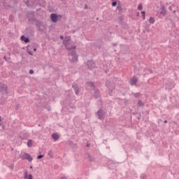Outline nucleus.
<instances>
[{
    "mask_svg": "<svg viewBox=\"0 0 179 179\" xmlns=\"http://www.w3.org/2000/svg\"><path fill=\"white\" fill-rule=\"evenodd\" d=\"M165 124H167V120H164V122Z\"/></svg>",
    "mask_w": 179,
    "mask_h": 179,
    "instance_id": "obj_38",
    "label": "nucleus"
},
{
    "mask_svg": "<svg viewBox=\"0 0 179 179\" xmlns=\"http://www.w3.org/2000/svg\"><path fill=\"white\" fill-rule=\"evenodd\" d=\"M21 40L22 41H24V43H29L30 41V39H29V38H27L23 35L21 36Z\"/></svg>",
    "mask_w": 179,
    "mask_h": 179,
    "instance_id": "obj_13",
    "label": "nucleus"
},
{
    "mask_svg": "<svg viewBox=\"0 0 179 179\" xmlns=\"http://www.w3.org/2000/svg\"><path fill=\"white\" fill-rule=\"evenodd\" d=\"M48 156H50V157H52V151L51 150L49 151Z\"/></svg>",
    "mask_w": 179,
    "mask_h": 179,
    "instance_id": "obj_24",
    "label": "nucleus"
},
{
    "mask_svg": "<svg viewBox=\"0 0 179 179\" xmlns=\"http://www.w3.org/2000/svg\"><path fill=\"white\" fill-rule=\"evenodd\" d=\"M30 75H33L34 73V71L33 69L29 70Z\"/></svg>",
    "mask_w": 179,
    "mask_h": 179,
    "instance_id": "obj_28",
    "label": "nucleus"
},
{
    "mask_svg": "<svg viewBox=\"0 0 179 179\" xmlns=\"http://www.w3.org/2000/svg\"><path fill=\"white\" fill-rule=\"evenodd\" d=\"M52 138L53 141H57V139H59V136L57 133H54L52 134Z\"/></svg>",
    "mask_w": 179,
    "mask_h": 179,
    "instance_id": "obj_12",
    "label": "nucleus"
},
{
    "mask_svg": "<svg viewBox=\"0 0 179 179\" xmlns=\"http://www.w3.org/2000/svg\"><path fill=\"white\" fill-rule=\"evenodd\" d=\"M28 179H33V176H31V174H29Z\"/></svg>",
    "mask_w": 179,
    "mask_h": 179,
    "instance_id": "obj_29",
    "label": "nucleus"
},
{
    "mask_svg": "<svg viewBox=\"0 0 179 179\" xmlns=\"http://www.w3.org/2000/svg\"><path fill=\"white\" fill-rule=\"evenodd\" d=\"M130 85H135V78H131V81H130Z\"/></svg>",
    "mask_w": 179,
    "mask_h": 179,
    "instance_id": "obj_18",
    "label": "nucleus"
},
{
    "mask_svg": "<svg viewBox=\"0 0 179 179\" xmlns=\"http://www.w3.org/2000/svg\"><path fill=\"white\" fill-rule=\"evenodd\" d=\"M60 38H61V40H64V36L61 35Z\"/></svg>",
    "mask_w": 179,
    "mask_h": 179,
    "instance_id": "obj_35",
    "label": "nucleus"
},
{
    "mask_svg": "<svg viewBox=\"0 0 179 179\" xmlns=\"http://www.w3.org/2000/svg\"><path fill=\"white\" fill-rule=\"evenodd\" d=\"M142 9H143V6H142V4H139L138 6V10H142Z\"/></svg>",
    "mask_w": 179,
    "mask_h": 179,
    "instance_id": "obj_19",
    "label": "nucleus"
},
{
    "mask_svg": "<svg viewBox=\"0 0 179 179\" xmlns=\"http://www.w3.org/2000/svg\"><path fill=\"white\" fill-rule=\"evenodd\" d=\"M112 6H117V1H114L112 3Z\"/></svg>",
    "mask_w": 179,
    "mask_h": 179,
    "instance_id": "obj_27",
    "label": "nucleus"
},
{
    "mask_svg": "<svg viewBox=\"0 0 179 179\" xmlns=\"http://www.w3.org/2000/svg\"><path fill=\"white\" fill-rule=\"evenodd\" d=\"M10 169H11V170H13V165H12L11 166H10Z\"/></svg>",
    "mask_w": 179,
    "mask_h": 179,
    "instance_id": "obj_36",
    "label": "nucleus"
},
{
    "mask_svg": "<svg viewBox=\"0 0 179 179\" xmlns=\"http://www.w3.org/2000/svg\"><path fill=\"white\" fill-rule=\"evenodd\" d=\"M169 10H173V7H172V6H169Z\"/></svg>",
    "mask_w": 179,
    "mask_h": 179,
    "instance_id": "obj_31",
    "label": "nucleus"
},
{
    "mask_svg": "<svg viewBox=\"0 0 179 179\" xmlns=\"http://www.w3.org/2000/svg\"><path fill=\"white\" fill-rule=\"evenodd\" d=\"M141 15H142V16H143V20H145V11H142L141 12Z\"/></svg>",
    "mask_w": 179,
    "mask_h": 179,
    "instance_id": "obj_26",
    "label": "nucleus"
},
{
    "mask_svg": "<svg viewBox=\"0 0 179 179\" xmlns=\"http://www.w3.org/2000/svg\"><path fill=\"white\" fill-rule=\"evenodd\" d=\"M50 19L53 23H57V22H58V15L55 13H52L50 15Z\"/></svg>",
    "mask_w": 179,
    "mask_h": 179,
    "instance_id": "obj_7",
    "label": "nucleus"
},
{
    "mask_svg": "<svg viewBox=\"0 0 179 179\" xmlns=\"http://www.w3.org/2000/svg\"><path fill=\"white\" fill-rule=\"evenodd\" d=\"M160 14L162 15V16H166V8H164V6L162 7Z\"/></svg>",
    "mask_w": 179,
    "mask_h": 179,
    "instance_id": "obj_14",
    "label": "nucleus"
},
{
    "mask_svg": "<svg viewBox=\"0 0 179 179\" xmlns=\"http://www.w3.org/2000/svg\"><path fill=\"white\" fill-rule=\"evenodd\" d=\"M89 157H90V160L92 162V159H90V156H89Z\"/></svg>",
    "mask_w": 179,
    "mask_h": 179,
    "instance_id": "obj_42",
    "label": "nucleus"
},
{
    "mask_svg": "<svg viewBox=\"0 0 179 179\" xmlns=\"http://www.w3.org/2000/svg\"><path fill=\"white\" fill-rule=\"evenodd\" d=\"M72 87H73L74 90H75V93L76 94V96H78L80 93L79 92V86H78V83H73L72 85Z\"/></svg>",
    "mask_w": 179,
    "mask_h": 179,
    "instance_id": "obj_8",
    "label": "nucleus"
},
{
    "mask_svg": "<svg viewBox=\"0 0 179 179\" xmlns=\"http://www.w3.org/2000/svg\"><path fill=\"white\" fill-rule=\"evenodd\" d=\"M87 85L88 86H90V87H94V84L92 82H89L87 83Z\"/></svg>",
    "mask_w": 179,
    "mask_h": 179,
    "instance_id": "obj_17",
    "label": "nucleus"
},
{
    "mask_svg": "<svg viewBox=\"0 0 179 179\" xmlns=\"http://www.w3.org/2000/svg\"><path fill=\"white\" fill-rule=\"evenodd\" d=\"M59 17H62V15H59Z\"/></svg>",
    "mask_w": 179,
    "mask_h": 179,
    "instance_id": "obj_46",
    "label": "nucleus"
},
{
    "mask_svg": "<svg viewBox=\"0 0 179 179\" xmlns=\"http://www.w3.org/2000/svg\"><path fill=\"white\" fill-rule=\"evenodd\" d=\"M87 66H88L89 69H94V68H96V64H94V62H93V60H89L87 62Z\"/></svg>",
    "mask_w": 179,
    "mask_h": 179,
    "instance_id": "obj_6",
    "label": "nucleus"
},
{
    "mask_svg": "<svg viewBox=\"0 0 179 179\" xmlns=\"http://www.w3.org/2000/svg\"><path fill=\"white\" fill-rule=\"evenodd\" d=\"M67 50H69V59L71 62H78V55H76V52L72 50H75L76 46L68 47V45H66Z\"/></svg>",
    "mask_w": 179,
    "mask_h": 179,
    "instance_id": "obj_1",
    "label": "nucleus"
},
{
    "mask_svg": "<svg viewBox=\"0 0 179 179\" xmlns=\"http://www.w3.org/2000/svg\"><path fill=\"white\" fill-rule=\"evenodd\" d=\"M136 16H139V13H136Z\"/></svg>",
    "mask_w": 179,
    "mask_h": 179,
    "instance_id": "obj_40",
    "label": "nucleus"
},
{
    "mask_svg": "<svg viewBox=\"0 0 179 179\" xmlns=\"http://www.w3.org/2000/svg\"><path fill=\"white\" fill-rule=\"evenodd\" d=\"M94 99H100V91L98 89L94 88Z\"/></svg>",
    "mask_w": 179,
    "mask_h": 179,
    "instance_id": "obj_9",
    "label": "nucleus"
},
{
    "mask_svg": "<svg viewBox=\"0 0 179 179\" xmlns=\"http://www.w3.org/2000/svg\"><path fill=\"white\" fill-rule=\"evenodd\" d=\"M96 114L98 115L99 120H103L104 115H106V112L103 109H99Z\"/></svg>",
    "mask_w": 179,
    "mask_h": 179,
    "instance_id": "obj_3",
    "label": "nucleus"
},
{
    "mask_svg": "<svg viewBox=\"0 0 179 179\" xmlns=\"http://www.w3.org/2000/svg\"><path fill=\"white\" fill-rule=\"evenodd\" d=\"M27 177H29V175H27V171H26L24 172V179H27Z\"/></svg>",
    "mask_w": 179,
    "mask_h": 179,
    "instance_id": "obj_20",
    "label": "nucleus"
},
{
    "mask_svg": "<svg viewBox=\"0 0 179 179\" xmlns=\"http://www.w3.org/2000/svg\"><path fill=\"white\" fill-rule=\"evenodd\" d=\"M141 179H147V178H148V176H146V175H141Z\"/></svg>",
    "mask_w": 179,
    "mask_h": 179,
    "instance_id": "obj_22",
    "label": "nucleus"
},
{
    "mask_svg": "<svg viewBox=\"0 0 179 179\" xmlns=\"http://www.w3.org/2000/svg\"><path fill=\"white\" fill-rule=\"evenodd\" d=\"M140 94H139V93L135 94V97H138V96H139Z\"/></svg>",
    "mask_w": 179,
    "mask_h": 179,
    "instance_id": "obj_30",
    "label": "nucleus"
},
{
    "mask_svg": "<svg viewBox=\"0 0 179 179\" xmlns=\"http://www.w3.org/2000/svg\"><path fill=\"white\" fill-rule=\"evenodd\" d=\"M149 22H150V23L151 24H153L155 23V18L152 17H151L150 18V20H149Z\"/></svg>",
    "mask_w": 179,
    "mask_h": 179,
    "instance_id": "obj_16",
    "label": "nucleus"
},
{
    "mask_svg": "<svg viewBox=\"0 0 179 179\" xmlns=\"http://www.w3.org/2000/svg\"><path fill=\"white\" fill-rule=\"evenodd\" d=\"M28 53L29 54V55H33V52H31V51H28Z\"/></svg>",
    "mask_w": 179,
    "mask_h": 179,
    "instance_id": "obj_33",
    "label": "nucleus"
},
{
    "mask_svg": "<svg viewBox=\"0 0 179 179\" xmlns=\"http://www.w3.org/2000/svg\"><path fill=\"white\" fill-rule=\"evenodd\" d=\"M60 179H68L66 177L64 176V177H61Z\"/></svg>",
    "mask_w": 179,
    "mask_h": 179,
    "instance_id": "obj_34",
    "label": "nucleus"
},
{
    "mask_svg": "<svg viewBox=\"0 0 179 179\" xmlns=\"http://www.w3.org/2000/svg\"><path fill=\"white\" fill-rule=\"evenodd\" d=\"M173 13H176V10H175V11H173Z\"/></svg>",
    "mask_w": 179,
    "mask_h": 179,
    "instance_id": "obj_48",
    "label": "nucleus"
},
{
    "mask_svg": "<svg viewBox=\"0 0 179 179\" xmlns=\"http://www.w3.org/2000/svg\"><path fill=\"white\" fill-rule=\"evenodd\" d=\"M117 10H119L120 12H121V10H122V8H121V6H117Z\"/></svg>",
    "mask_w": 179,
    "mask_h": 179,
    "instance_id": "obj_23",
    "label": "nucleus"
},
{
    "mask_svg": "<svg viewBox=\"0 0 179 179\" xmlns=\"http://www.w3.org/2000/svg\"><path fill=\"white\" fill-rule=\"evenodd\" d=\"M43 157H44V155H40L37 157V159H43Z\"/></svg>",
    "mask_w": 179,
    "mask_h": 179,
    "instance_id": "obj_25",
    "label": "nucleus"
},
{
    "mask_svg": "<svg viewBox=\"0 0 179 179\" xmlns=\"http://www.w3.org/2000/svg\"><path fill=\"white\" fill-rule=\"evenodd\" d=\"M0 92L8 94V86L2 83H0Z\"/></svg>",
    "mask_w": 179,
    "mask_h": 179,
    "instance_id": "obj_4",
    "label": "nucleus"
},
{
    "mask_svg": "<svg viewBox=\"0 0 179 179\" xmlns=\"http://www.w3.org/2000/svg\"><path fill=\"white\" fill-rule=\"evenodd\" d=\"M137 80H138L136 78V79H135V83H136Z\"/></svg>",
    "mask_w": 179,
    "mask_h": 179,
    "instance_id": "obj_41",
    "label": "nucleus"
},
{
    "mask_svg": "<svg viewBox=\"0 0 179 179\" xmlns=\"http://www.w3.org/2000/svg\"><path fill=\"white\" fill-rule=\"evenodd\" d=\"M137 106L138 107H141V108H143V107L145 106V101H142L141 99H138Z\"/></svg>",
    "mask_w": 179,
    "mask_h": 179,
    "instance_id": "obj_11",
    "label": "nucleus"
},
{
    "mask_svg": "<svg viewBox=\"0 0 179 179\" xmlns=\"http://www.w3.org/2000/svg\"><path fill=\"white\" fill-rule=\"evenodd\" d=\"M174 86H175L174 82L168 81L166 83V89L167 90H171V89H173Z\"/></svg>",
    "mask_w": 179,
    "mask_h": 179,
    "instance_id": "obj_5",
    "label": "nucleus"
},
{
    "mask_svg": "<svg viewBox=\"0 0 179 179\" xmlns=\"http://www.w3.org/2000/svg\"><path fill=\"white\" fill-rule=\"evenodd\" d=\"M6 61H8V59H6V57H3Z\"/></svg>",
    "mask_w": 179,
    "mask_h": 179,
    "instance_id": "obj_37",
    "label": "nucleus"
},
{
    "mask_svg": "<svg viewBox=\"0 0 179 179\" xmlns=\"http://www.w3.org/2000/svg\"><path fill=\"white\" fill-rule=\"evenodd\" d=\"M30 169H33V166H30Z\"/></svg>",
    "mask_w": 179,
    "mask_h": 179,
    "instance_id": "obj_44",
    "label": "nucleus"
},
{
    "mask_svg": "<svg viewBox=\"0 0 179 179\" xmlns=\"http://www.w3.org/2000/svg\"><path fill=\"white\" fill-rule=\"evenodd\" d=\"M113 47H117V43H113Z\"/></svg>",
    "mask_w": 179,
    "mask_h": 179,
    "instance_id": "obj_32",
    "label": "nucleus"
},
{
    "mask_svg": "<svg viewBox=\"0 0 179 179\" xmlns=\"http://www.w3.org/2000/svg\"><path fill=\"white\" fill-rule=\"evenodd\" d=\"M23 2L25 3V5H27V6H29V0H23Z\"/></svg>",
    "mask_w": 179,
    "mask_h": 179,
    "instance_id": "obj_21",
    "label": "nucleus"
},
{
    "mask_svg": "<svg viewBox=\"0 0 179 179\" xmlns=\"http://www.w3.org/2000/svg\"><path fill=\"white\" fill-rule=\"evenodd\" d=\"M85 9H87V6H85Z\"/></svg>",
    "mask_w": 179,
    "mask_h": 179,
    "instance_id": "obj_45",
    "label": "nucleus"
},
{
    "mask_svg": "<svg viewBox=\"0 0 179 179\" xmlns=\"http://www.w3.org/2000/svg\"><path fill=\"white\" fill-rule=\"evenodd\" d=\"M24 155L25 159L28 160V162H33V157H31V155H30V154L24 153Z\"/></svg>",
    "mask_w": 179,
    "mask_h": 179,
    "instance_id": "obj_10",
    "label": "nucleus"
},
{
    "mask_svg": "<svg viewBox=\"0 0 179 179\" xmlns=\"http://www.w3.org/2000/svg\"><path fill=\"white\" fill-rule=\"evenodd\" d=\"M27 146L28 148H31L33 146V141L31 139L28 140Z\"/></svg>",
    "mask_w": 179,
    "mask_h": 179,
    "instance_id": "obj_15",
    "label": "nucleus"
},
{
    "mask_svg": "<svg viewBox=\"0 0 179 179\" xmlns=\"http://www.w3.org/2000/svg\"><path fill=\"white\" fill-rule=\"evenodd\" d=\"M106 86L110 90V92H108L109 95L112 96L113 95V90H114V89H115V84H114V83H113L110 81H106Z\"/></svg>",
    "mask_w": 179,
    "mask_h": 179,
    "instance_id": "obj_2",
    "label": "nucleus"
},
{
    "mask_svg": "<svg viewBox=\"0 0 179 179\" xmlns=\"http://www.w3.org/2000/svg\"><path fill=\"white\" fill-rule=\"evenodd\" d=\"M1 121V116H0V122Z\"/></svg>",
    "mask_w": 179,
    "mask_h": 179,
    "instance_id": "obj_47",
    "label": "nucleus"
},
{
    "mask_svg": "<svg viewBox=\"0 0 179 179\" xmlns=\"http://www.w3.org/2000/svg\"><path fill=\"white\" fill-rule=\"evenodd\" d=\"M87 147L89 148V144L87 145Z\"/></svg>",
    "mask_w": 179,
    "mask_h": 179,
    "instance_id": "obj_43",
    "label": "nucleus"
},
{
    "mask_svg": "<svg viewBox=\"0 0 179 179\" xmlns=\"http://www.w3.org/2000/svg\"><path fill=\"white\" fill-rule=\"evenodd\" d=\"M0 127H1V124H0Z\"/></svg>",
    "mask_w": 179,
    "mask_h": 179,
    "instance_id": "obj_49",
    "label": "nucleus"
},
{
    "mask_svg": "<svg viewBox=\"0 0 179 179\" xmlns=\"http://www.w3.org/2000/svg\"><path fill=\"white\" fill-rule=\"evenodd\" d=\"M34 51H37V49L36 48H34Z\"/></svg>",
    "mask_w": 179,
    "mask_h": 179,
    "instance_id": "obj_39",
    "label": "nucleus"
}]
</instances>
